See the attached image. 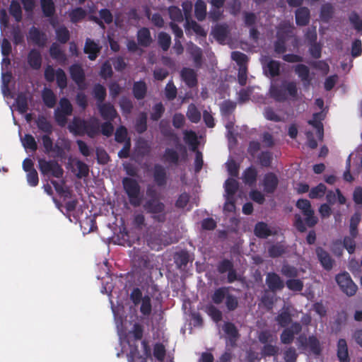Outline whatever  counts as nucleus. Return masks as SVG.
Listing matches in <instances>:
<instances>
[{
    "label": "nucleus",
    "instance_id": "nucleus-45",
    "mask_svg": "<svg viewBox=\"0 0 362 362\" xmlns=\"http://www.w3.org/2000/svg\"><path fill=\"white\" fill-rule=\"evenodd\" d=\"M334 7L330 3H326L322 5L320 9V18L325 21L328 22L333 16Z\"/></svg>",
    "mask_w": 362,
    "mask_h": 362
},
{
    "label": "nucleus",
    "instance_id": "nucleus-7",
    "mask_svg": "<svg viewBox=\"0 0 362 362\" xmlns=\"http://www.w3.org/2000/svg\"><path fill=\"white\" fill-rule=\"evenodd\" d=\"M134 305H140V312L144 316H149L151 313V298L148 295L143 296L139 288H134L130 296Z\"/></svg>",
    "mask_w": 362,
    "mask_h": 362
},
{
    "label": "nucleus",
    "instance_id": "nucleus-63",
    "mask_svg": "<svg viewBox=\"0 0 362 362\" xmlns=\"http://www.w3.org/2000/svg\"><path fill=\"white\" fill-rule=\"evenodd\" d=\"M326 192V187L324 184H320L317 187H313L309 194L311 199L321 198L324 196Z\"/></svg>",
    "mask_w": 362,
    "mask_h": 362
},
{
    "label": "nucleus",
    "instance_id": "nucleus-30",
    "mask_svg": "<svg viewBox=\"0 0 362 362\" xmlns=\"http://www.w3.org/2000/svg\"><path fill=\"white\" fill-rule=\"evenodd\" d=\"M28 62L33 69H39L42 64L40 52L35 49H31L28 56Z\"/></svg>",
    "mask_w": 362,
    "mask_h": 362
},
{
    "label": "nucleus",
    "instance_id": "nucleus-40",
    "mask_svg": "<svg viewBox=\"0 0 362 362\" xmlns=\"http://www.w3.org/2000/svg\"><path fill=\"white\" fill-rule=\"evenodd\" d=\"M137 39L140 45L147 47L151 42L150 31L146 28L140 29L137 33Z\"/></svg>",
    "mask_w": 362,
    "mask_h": 362
},
{
    "label": "nucleus",
    "instance_id": "nucleus-51",
    "mask_svg": "<svg viewBox=\"0 0 362 362\" xmlns=\"http://www.w3.org/2000/svg\"><path fill=\"white\" fill-rule=\"evenodd\" d=\"M36 123L39 129L46 133L47 134H51L52 132V126L45 117H39L36 121Z\"/></svg>",
    "mask_w": 362,
    "mask_h": 362
},
{
    "label": "nucleus",
    "instance_id": "nucleus-64",
    "mask_svg": "<svg viewBox=\"0 0 362 362\" xmlns=\"http://www.w3.org/2000/svg\"><path fill=\"white\" fill-rule=\"evenodd\" d=\"M225 333L230 338L231 341L235 340L238 337V331L235 325L230 322H226L223 327Z\"/></svg>",
    "mask_w": 362,
    "mask_h": 362
},
{
    "label": "nucleus",
    "instance_id": "nucleus-15",
    "mask_svg": "<svg viewBox=\"0 0 362 362\" xmlns=\"http://www.w3.org/2000/svg\"><path fill=\"white\" fill-rule=\"evenodd\" d=\"M279 183V180L275 174L273 173H268L265 174L262 180V185L263 186L264 191L266 193H273Z\"/></svg>",
    "mask_w": 362,
    "mask_h": 362
},
{
    "label": "nucleus",
    "instance_id": "nucleus-60",
    "mask_svg": "<svg viewBox=\"0 0 362 362\" xmlns=\"http://www.w3.org/2000/svg\"><path fill=\"white\" fill-rule=\"evenodd\" d=\"M285 251L286 247L280 243L272 245L268 250L269 255L272 257H277L284 254Z\"/></svg>",
    "mask_w": 362,
    "mask_h": 362
},
{
    "label": "nucleus",
    "instance_id": "nucleus-17",
    "mask_svg": "<svg viewBox=\"0 0 362 362\" xmlns=\"http://www.w3.org/2000/svg\"><path fill=\"white\" fill-rule=\"evenodd\" d=\"M98 109L100 112L101 117L107 121H112L118 116L114 106L110 103H98Z\"/></svg>",
    "mask_w": 362,
    "mask_h": 362
},
{
    "label": "nucleus",
    "instance_id": "nucleus-2",
    "mask_svg": "<svg viewBox=\"0 0 362 362\" xmlns=\"http://www.w3.org/2000/svg\"><path fill=\"white\" fill-rule=\"evenodd\" d=\"M69 128L71 132L78 134H86L88 136L93 138L100 132V122L94 117L87 120L74 117Z\"/></svg>",
    "mask_w": 362,
    "mask_h": 362
},
{
    "label": "nucleus",
    "instance_id": "nucleus-24",
    "mask_svg": "<svg viewBox=\"0 0 362 362\" xmlns=\"http://www.w3.org/2000/svg\"><path fill=\"white\" fill-rule=\"evenodd\" d=\"M187 52L190 54L194 60V65L197 67H199L202 64V49L195 45L194 44L190 42L187 44Z\"/></svg>",
    "mask_w": 362,
    "mask_h": 362
},
{
    "label": "nucleus",
    "instance_id": "nucleus-49",
    "mask_svg": "<svg viewBox=\"0 0 362 362\" xmlns=\"http://www.w3.org/2000/svg\"><path fill=\"white\" fill-rule=\"evenodd\" d=\"M9 12L12 16L14 17L17 22L22 19V9L19 2L17 1H12L9 8Z\"/></svg>",
    "mask_w": 362,
    "mask_h": 362
},
{
    "label": "nucleus",
    "instance_id": "nucleus-54",
    "mask_svg": "<svg viewBox=\"0 0 362 362\" xmlns=\"http://www.w3.org/2000/svg\"><path fill=\"white\" fill-rule=\"evenodd\" d=\"M21 141L25 148L35 151L37 148L35 138L30 134H25L23 137L21 138Z\"/></svg>",
    "mask_w": 362,
    "mask_h": 362
},
{
    "label": "nucleus",
    "instance_id": "nucleus-21",
    "mask_svg": "<svg viewBox=\"0 0 362 362\" xmlns=\"http://www.w3.org/2000/svg\"><path fill=\"white\" fill-rule=\"evenodd\" d=\"M181 78L189 87H194L197 83V74L194 69L183 68L180 73Z\"/></svg>",
    "mask_w": 362,
    "mask_h": 362
},
{
    "label": "nucleus",
    "instance_id": "nucleus-58",
    "mask_svg": "<svg viewBox=\"0 0 362 362\" xmlns=\"http://www.w3.org/2000/svg\"><path fill=\"white\" fill-rule=\"evenodd\" d=\"M158 41L159 45L164 51H167L170 47L171 38L166 33L161 32L158 34Z\"/></svg>",
    "mask_w": 362,
    "mask_h": 362
},
{
    "label": "nucleus",
    "instance_id": "nucleus-5",
    "mask_svg": "<svg viewBox=\"0 0 362 362\" xmlns=\"http://www.w3.org/2000/svg\"><path fill=\"white\" fill-rule=\"evenodd\" d=\"M294 27L290 21H282L277 27V40L274 44V50L276 53L281 54L286 51V41L293 36Z\"/></svg>",
    "mask_w": 362,
    "mask_h": 362
},
{
    "label": "nucleus",
    "instance_id": "nucleus-61",
    "mask_svg": "<svg viewBox=\"0 0 362 362\" xmlns=\"http://www.w3.org/2000/svg\"><path fill=\"white\" fill-rule=\"evenodd\" d=\"M235 108V103L230 100H226L221 105V112L224 117H230Z\"/></svg>",
    "mask_w": 362,
    "mask_h": 362
},
{
    "label": "nucleus",
    "instance_id": "nucleus-13",
    "mask_svg": "<svg viewBox=\"0 0 362 362\" xmlns=\"http://www.w3.org/2000/svg\"><path fill=\"white\" fill-rule=\"evenodd\" d=\"M266 284L273 293L284 288V283L281 277L276 273L269 272L266 276Z\"/></svg>",
    "mask_w": 362,
    "mask_h": 362
},
{
    "label": "nucleus",
    "instance_id": "nucleus-39",
    "mask_svg": "<svg viewBox=\"0 0 362 362\" xmlns=\"http://www.w3.org/2000/svg\"><path fill=\"white\" fill-rule=\"evenodd\" d=\"M42 13L45 17H52L55 13V5L53 0H40Z\"/></svg>",
    "mask_w": 362,
    "mask_h": 362
},
{
    "label": "nucleus",
    "instance_id": "nucleus-57",
    "mask_svg": "<svg viewBox=\"0 0 362 362\" xmlns=\"http://www.w3.org/2000/svg\"><path fill=\"white\" fill-rule=\"evenodd\" d=\"M168 13L170 19L175 22L180 23L183 21V15L181 10L177 6H170L168 8Z\"/></svg>",
    "mask_w": 362,
    "mask_h": 362
},
{
    "label": "nucleus",
    "instance_id": "nucleus-8",
    "mask_svg": "<svg viewBox=\"0 0 362 362\" xmlns=\"http://www.w3.org/2000/svg\"><path fill=\"white\" fill-rule=\"evenodd\" d=\"M144 208L148 213L151 214L152 218L158 223H163L165 221V206L158 200L151 199L147 201Z\"/></svg>",
    "mask_w": 362,
    "mask_h": 362
},
{
    "label": "nucleus",
    "instance_id": "nucleus-4",
    "mask_svg": "<svg viewBox=\"0 0 362 362\" xmlns=\"http://www.w3.org/2000/svg\"><path fill=\"white\" fill-rule=\"evenodd\" d=\"M146 240L148 245L155 250L162 249L163 246L170 244L168 234L161 230L160 227H149L146 230Z\"/></svg>",
    "mask_w": 362,
    "mask_h": 362
},
{
    "label": "nucleus",
    "instance_id": "nucleus-62",
    "mask_svg": "<svg viewBox=\"0 0 362 362\" xmlns=\"http://www.w3.org/2000/svg\"><path fill=\"white\" fill-rule=\"evenodd\" d=\"M308 346L310 351L316 355L320 354L321 348L318 339L315 336L309 337L308 339Z\"/></svg>",
    "mask_w": 362,
    "mask_h": 362
},
{
    "label": "nucleus",
    "instance_id": "nucleus-42",
    "mask_svg": "<svg viewBox=\"0 0 362 362\" xmlns=\"http://www.w3.org/2000/svg\"><path fill=\"white\" fill-rule=\"evenodd\" d=\"M42 97L43 102L45 103L46 106H47L48 107H50V108L54 107V105L56 104L57 98H56V95H54V93H53V91L52 90H50L49 88H45L42 90Z\"/></svg>",
    "mask_w": 362,
    "mask_h": 362
},
{
    "label": "nucleus",
    "instance_id": "nucleus-56",
    "mask_svg": "<svg viewBox=\"0 0 362 362\" xmlns=\"http://www.w3.org/2000/svg\"><path fill=\"white\" fill-rule=\"evenodd\" d=\"M86 16V11L81 8L73 9L69 13V18L72 23H77L83 20Z\"/></svg>",
    "mask_w": 362,
    "mask_h": 362
},
{
    "label": "nucleus",
    "instance_id": "nucleus-41",
    "mask_svg": "<svg viewBox=\"0 0 362 362\" xmlns=\"http://www.w3.org/2000/svg\"><path fill=\"white\" fill-rule=\"evenodd\" d=\"M146 90L147 86L144 81H140L134 83L133 93L136 99H143L146 95Z\"/></svg>",
    "mask_w": 362,
    "mask_h": 362
},
{
    "label": "nucleus",
    "instance_id": "nucleus-36",
    "mask_svg": "<svg viewBox=\"0 0 362 362\" xmlns=\"http://www.w3.org/2000/svg\"><path fill=\"white\" fill-rule=\"evenodd\" d=\"M337 356L340 362H349L348 348L345 339H340L337 344Z\"/></svg>",
    "mask_w": 362,
    "mask_h": 362
},
{
    "label": "nucleus",
    "instance_id": "nucleus-46",
    "mask_svg": "<svg viewBox=\"0 0 362 362\" xmlns=\"http://www.w3.org/2000/svg\"><path fill=\"white\" fill-rule=\"evenodd\" d=\"M16 103L19 112L25 113L27 112L28 108V100L26 94L23 93L18 94L16 99Z\"/></svg>",
    "mask_w": 362,
    "mask_h": 362
},
{
    "label": "nucleus",
    "instance_id": "nucleus-18",
    "mask_svg": "<svg viewBox=\"0 0 362 362\" xmlns=\"http://www.w3.org/2000/svg\"><path fill=\"white\" fill-rule=\"evenodd\" d=\"M28 39L39 47H44L47 42L46 35L34 26L30 28Z\"/></svg>",
    "mask_w": 362,
    "mask_h": 362
},
{
    "label": "nucleus",
    "instance_id": "nucleus-31",
    "mask_svg": "<svg viewBox=\"0 0 362 362\" xmlns=\"http://www.w3.org/2000/svg\"><path fill=\"white\" fill-rule=\"evenodd\" d=\"M254 232L255 235L260 238H267L274 233L273 230L264 222L257 223L255 227Z\"/></svg>",
    "mask_w": 362,
    "mask_h": 362
},
{
    "label": "nucleus",
    "instance_id": "nucleus-3",
    "mask_svg": "<svg viewBox=\"0 0 362 362\" xmlns=\"http://www.w3.org/2000/svg\"><path fill=\"white\" fill-rule=\"evenodd\" d=\"M269 93L272 98L279 102L286 101L288 99L295 100L298 97L297 83L295 81L284 80L279 87L272 84Z\"/></svg>",
    "mask_w": 362,
    "mask_h": 362
},
{
    "label": "nucleus",
    "instance_id": "nucleus-35",
    "mask_svg": "<svg viewBox=\"0 0 362 362\" xmlns=\"http://www.w3.org/2000/svg\"><path fill=\"white\" fill-rule=\"evenodd\" d=\"M49 53L51 57L61 64H65L66 57L62 50L60 46L57 43H53L50 47Z\"/></svg>",
    "mask_w": 362,
    "mask_h": 362
},
{
    "label": "nucleus",
    "instance_id": "nucleus-20",
    "mask_svg": "<svg viewBox=\"0 0 362 362\" xmlns=\"http://www.w3.org/2000/svg\"><path fill=\"white\" fill-rule=\"evenodd\" d=\"M73 170L76 173V175L78 178L88 176L89 173L88 166L83 162L78 159H72L70 162Z\"/></svg>",
    "mask_w": 362,
    "mask_h": 362
},
{
    "label": "nucleus",
    "instance_id": "nucleus-14",
    "mask_svg": "<svg viewBox=\"0 0 362 362\" xmlns=\"http://www.w3.org/2000/svg\"><path fill=\"white\" fill-rule=\"evenodd\" d=\"M301 325L298 322L293 323L290 327L285 329L281 334V341L283 344H290L293 341L294 335L301 331Z\"/></svg>",
    "mask_w": 362,
    "mask_h": 362
},
{
    "label": "nucleus",
    "instance_id": "nucleus-43",
    "mask_svg": "<svg viewBox=\"0 0 362 362\" xmlns=\"http://www.w3.org/2000/svg\"><path fill=\"white\" fill-rule=\"evenodd\" d=\"M349 21L354 29L358 33L362 34V18L356 11H351L349 15Z\"/></svg>",
    "mask_w": 362,
    "mask_h": 362
},
{
    "label": "nucleus",
    "instance_id": "nucleus-26",
    "mask_svg": "<svg viewBox=\"0 0 362 362\" xmlns=\"http://www.w3.org/2000/svg\"><path fill=\"white\" fill-rule=\"evenodd\" d=\"M310 21V10L306 7H300L296 11V22L298 25H306Z\"/></svg>",
    "mask_w": 362,
    "mask_h": 362
},
{
    "label": "nucleus",
    "instance_id": "nucleus-50",
    "mask_svg": "<svg viewBox=\"0 0 362 362\" xmlns=\"http://www.w3.org/2000/svg\"><path fill=\"white\" fill-rule=\"evenodd\" d=\"M52 184L55 188V190L59 194L64 197V198L69 197L71 196V192L69 189L65 185L64 182L61 181L58 182L56 180H52Z\"/></svg>",
    "mask_w": 362,
    "mask_h": 362
},
{
    "label": "nucleus",
    "instance_id": "nucleus-12",
    "mask_svg": "<svg viewBox=\"0 0 362 362\" xmlns=\"http://www.w3.org/2000/svg\"><path fill=\"white\" fill-rule=\"evenodd\" d=\"M305 216V223L309 227L314 226L317 223V218L314 216V211L311 209L310 203L307 199H299L296 204Z\"/></svg>",
    "mask_w": 362,
    "mask_h": 362
},
{
    "label": "nucleus",
    "instance_id": "nucleus-25",
    "mask_svg": "<svg viewBox=\"0 0 362 362\" xmlns=\"http://www.w3.org/2000/svg\"><path fill=\"white\" fill-rule=\"evenodd\" d=\"M276 320L281 327H286L291 321V307L285 305L276 317Z\"/></svg>",
    "mask_w": 362,
    "mask_h": 362
},
{
    "label": "nucleus",
    "instance_id": "nucleus-10",
    "mask_svg": "<svg viewBox=\"0 0 362 362\" xmlns=\"http://www.w3.org/2000/svg\"><path fill=\"white\" fill-rule=\"evenodd\" d=\"M336 281L341 290L349 296L356 294L358 286L352 281L350 275L347 272H342L336 276Z\"/></svg>",
    "mask_w": 362,
    "mask_h": 362
},
{
    "label": "nucleus",
    "instance_id": "nucleus-29",
    "mask_svg": "<svg viewBox=\"0 0 362 362\" xmlns=\"http://www.w3.org/2000/svg\"><path fill=\"white\" fill-rule=\"evenodd\" d=\"M322 119V112H317L315 113L313 115V119L310 120L308 123L312 125L315 129H316V134L319 139H322L324 131H323V126L321 122V120Z\"/></svg>",
    "mask_w": 362,
    "mask_h": 362
},
{
    "label": "nucleus",
    "instance_id": "nucleus-53",
    "mask_svg": "<svg viewBox=\"0 0 362 362\" xmlns=\"http://www.w3.org/2000/svg\"><path fill=\"white\" fill-rule=\"evenodd\" d=\"M93 94L97 100V105L98 103L101 104L106 97V89L103 86L96 84L93 88Z\"/></svg>",
    "mask_w": 362,
    "mask_h": 362
},
{
    "label": "nucleus",
    "instance_id": "nucleus-47",
    "mask_svg": "<svg viewBox=\"0 0 362 362\" xmlns=\"http://www.w3.org/2000/svg\"><path fill=\"white\" fill-rule=\"evenodd\" d=\"M185 28L187 30H192L198 35L204 37L206 35L204 29L194 21L187 20L185 23Z\"/></svg>",
    "mask_w": 362,
    "mask_h": 362
},
{
    "label": "nucleus",
    "instance_id": "nucleus-59",
    "mask_svg": "<svg viewBox=\"0 0 362 362\" xmlns=\"http://www.w3.org/2000/svg\"><path fill=\"white\" fill-rule=\"evenodd\" d=\"M281 272L284 276L288 278H295L298 274V271L295 267L288 264H284L282 266Z\"/></svg>",
    "mask_w": 362,
    "mask_h": 362
},
{
    "label": "nucleus",
    "instance_id": "nucleus-32",
    "mask_svg": "<svg viewBox=\"0 0 362 362\" xmlns=\"http://www.w3.org/2000/svg\"><path fill=\"white\" fill-rule=\"evenodd\" d=\"M71 148L70 141L66 139L59 138L54 145V153L57 156L62 157L65 152L69 151Z\"/></svg>",
    "mask_w": 362,
    "mask_h": 362
},
{
    "label": "nucleus",
    "instance_id": "nucleus-11",
    "mask_svg": "<svg viewBox=\"0 0 362 362\" xmlns=\"http://www.w3.org/2000/svg\"><path fill=\"white\" fill-rule=\"evenodd\" d=\"M39 168L42 174L51 175L53 177L59 178L63 175V169L54 160H47L45 159H40Z\"/></svg>",
    "mask_w": 362,
    "mask_h": 362
},
{
    "label": "nucleus",
    "instance_id": "nucleus-52",
    "mask_svg": "<svg viewBox=\"0 0 362 362\" xmlns=\"http://www.w3.org/2000/svg\"><path fill=\"white\" fill-rule=\"evenodd\" d=\"M187 116L194 123H197L201 119V113L194 104H190L188 107Z\"/></svg>",
    "mask_w": 362,
    "mask_h": 362
},
{
    "label": "nucleus",
    "instance_id": "nucleus-9",
    "mask_svg": "<svg viewBox=\"0 0 362 362\" xmlns=\"http://www.w3.org/2000/svg\"><path fill=\"white\" fill-rule=\"evenodd\" d=\"M73 107L69 100L62 98L59 101V106L54 110V118L57 124L62 127L66 125L67 116L72 114Z\"/></svg>",
    "mask_w": 362,
    "mask_h": 362
},
{
    "label": "nucleus",
    "instance_id": "nucleus-48",
    "mask_svg": "<svg viewBox=\"0 0 362 362\" xmlns=\"http://www.w3.org/2000/svg\"><path fill=\"white\" fill-rule=\"evenodd\" d=\"M195 16L198 21H203L206 15V5L202 0H197L195 4Z\"/></svg>",
    "mask_w": 362,
    "mask_h": 362
},
{
    "label": "nucleus",
    "instance_id": "nucleus-23",
    "mask_svg": "<svg viewBox=\"0 0 362 362\" xmlns=\"http://www.w3.org/2000/svg\"><path fill=\"white\" fill-rule=\"evenodd\" d=\"M229 33L228 26L226 24H218L212 29L214 37L221 43H223Z\"/></svg>",
    "mask_w": 362,
    "mask_h": 362
},
{
    "label": "nucleus",
    "instance_id": "nucleus-44",
    "mask_svg": "<svg viewBox=\"0 0 362 362\" xmlns=\"http://www.w3.org/2000/svg\"><path fill=\"white\" fill-rule=\"evenodd\" d=\"M228 291V287H221L216 289L211 296L212 301L217 305L221 303L226 299Z\"/></svg>",
    "mask_w": 362,
    "mask_h": 362
},
{
    "label": "nucleus",
    "instance_id": "nucleus-27",
    "mask_svg": "<svg viewBox=\"0 0 362 362\" xmlns=\"http://www.w3.org/2000/svg\"><path fill=\"white\" fill-rule=\"evenodd\" d=\"M100 47L90 39H87L84 47V52L88 54V58L90 60H94L98 57L100 52Z\"/></svg>",
    "mask_w": 362,
    "mask_h": 362
},
{
    "label": "nucleus",
    "instance_id": "nucleus-19",
    "mask_svg": "<svg viewBox=\"0 0 362 362\" xmlns=\"http://www.w3.org/2000/svg\"><path fill=\"white\" fill-rule=\"evenodd\" d=\"M264 72L267 76L272 77L278 76L280 71V64L279 62L269 59H264L262 61Z\"/></svg>",
    "mask_w": 362,
    "mask_h": 362
},
{
    "label": "nucleus",
    "instance_id": "nucleus-22",
    "mask_svg": "<svg viewBox=\"0 0 362 362\" xmlns=\"http://www.w3.org/2000/svg\"><path fill=\"white\" fill-rule=\"evenodd\" d=\"M316 253L318 259L322 267L327 270L331 269L333 266V259L329 253L324 250L322 247H317L316 249Z\"/></svg>",
    "mask_w": 362,
    "mask_h": 362
},
{
    "label": "nucleus",
    "instance_id": "nucleus-1",
    "mask_svg": "<svg viewBox=\"0 0 362 362\" xmlns=\"http://www.w3.org/2000/svg\"><path fill=\"white\" fill-rule=\"evenodd\" d=\"M112 313L117 324V332L119 337L122 352L126 353L128 362H146V358L141 356L137 346L127 339V337L122 330V319L119 315V310L112 306Z\"/></svg>",
    "mask_w": 362,
    "mask_h": 362
},
{
    "label": "nucleus",
    "instance_id": "nucleus-34",
    "mask_svg": "<svg viewBox=\"0 0 362 362\" xmlns=\"http://www.w3.org/2000/svg\"><path fill=\"white\" fill-rule=\"evenodd\" d=\"M257 177V170L253 167H249L244 171L242 179L245 184L254 186L256 183Z\"/></svg>",
    "mask_w": 362,
    "mask_h": 362
},
{
    "label": "nucleus",
    "instance_id": "nucleus-16",
    "mask_svg": "<svg viewBox=\"0 0 362 362\" xmlns=\"http://www.w3.org/2000/svg\"><path fill=\"white\" fill-rule=\"evenodd\" d=\"M69 71L72 80L80 89H83L85 88V74L82 67L78 64H74L71 66Z\"/></svg>",
    "mask_w": 362,
    "mask_h": 362
},
{
    "label": "nucleus",
    "instance_id": "nucleus-28",
    "mask_svg": "<svg viewBox=\"0 0 362 362\" xmlns=\"http://www.w3.org/2000/svg\"><path fill=\"white\" fill-rule=\"evenodd\" d=\"M295 72L303 83L304 86H309L310 78L308 67L304 64H298L295 66Z\"/></svg>",
    "mask_w": 362,
    "mask_h": 362
},
{
    "label": "nucleus",
    "instance_id": "nucleus-55",
    "mask_svg": "<svg viewBox=\"0 0 362 362\" xmlns=\"http://www.w3.org/2000/svg\"><path fill=\"white\" fill-rule=\"evenodd\" d=\"M206 313L212 318V320L218 322L222 319L221 312L213 305H208L206 308Z\"/></svg>",
    "mask_w": 362,
    "mask_h": 362
},
{
    "label": "nucleus",
    "instance_id": "nucleus-38",
    "mask_svg": "<svg viewBox=\"0 0 362 362\" xmlns=\"http://www.w3.org/2000/svg\"><path fill=\"white\" fill-rule=\"evenodd\" d=\"M224 188H225V197H233L234 194L238 190V181L231 177L228 178L224 184Z\"/></svg>",
    "mask_w": 362,
    "mask_h": 362
},
{
    "label": "nucleus",
    "instance_id": "nucleus-33",
    "mask_svg": "<svg viewBox=\"0 0 362 362\" xmlns=\"http://www.w3.org/2000/svg\"><path fill=\"white\" fill-rule=\"evenodd\" d=\"M154 181L158 186H163L166 183L165 169L160 165H155L153 170Z\"/></svg>",
    "mask_w": 362,
    "mask_h": 362
},
{
    "label": "nucleus",
    "instance_id": "nucleus-37",
    "mask_svg": "<svg viewBox=\"0 0 362 362\" xmlns=\"http://www.w3.org/2000/svg\"><path fill=\"white\" fill-rule=\"evenodd\" d=\"M184 140L187 144L192 151H196L198 146L197 136L193 131L185 130L183 132Z\"/></svg>",
    "mask_w": 362,
    "mask_h": 362
},
{
    "label": "nucleus",
    "instance_id": "nucleus-6",
    "mask_svg": "<svg viewBox=\"0 0 362 362\" xmlns=\"http://www.w3.org/2000/svg\"><path fill=\"white\" fill-rule=\"evenodd\" d=\"M122 184L128 195L129 203L134 206H140L142 202V195L137 181L132 178L125 177L122 180Z\"/></svg>",
    "mask_w": 362,
    "mask_h": 362
}]
</instances>
